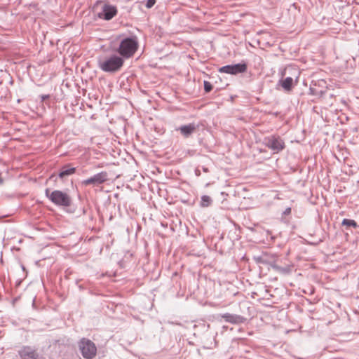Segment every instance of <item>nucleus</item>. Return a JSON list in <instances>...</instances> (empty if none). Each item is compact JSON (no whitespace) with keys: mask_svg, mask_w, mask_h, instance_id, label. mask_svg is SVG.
<instances>
[{"mask_svg":"<svg viewBox=\"0 0 359 359\" xmlns=\"http://www.w3.org/2000/svg\"><path fill=\"white\" fill-rule=\"evenodd\" d=\"M139 47V42L136 36L123 39L117 48V52L123 59L133 57Z\"/></svg>","mask_w":359,"mask_h":359,"instance_id":"obj_2","label":"nucleus"},{"mask_svg":"<svg viewBox=\"0 0 359 359\" xmlns=\"http://www.w3.org/2000/svg\"><path fill=\"white\" fill-rule=\"evenodd\" d=\"M46 196L55 205L69 207L72 204V198L69 194L60 190L50 191L49 189L45 191Z\"/></svg>","mask_w":359,"mask_h":359,"instance_id":"obj_4","label":"nucleus"},{"mask_svg":"<svg viewBox=\"0 0 359 359\" xmlns=\"http://www.w3.org/2000/svg\"><path fill=\"white\" fill-rule=\"evenodd\" d=\"M203 85L205 93H209L212 90V85L209 81H204Z\"/></svg>","mask_w":359,"mask_h":359,"instance_id":"obj_17","label":"nucleus"},{"mask_svg":"<svg viewBox=\"0 0 359 359\" xmlns=\"http://www.w3.org/2000/svg\"><path fill=\"white\" fill-rule=\"evenodd\" d=\"M18 353L20 359H40L37 350L29 346H22Z\"/></svg>","mask_w":359,"mask_h":359,"instance_id":"obj_9","label":"nucleus"},{"mask_svg":"<svg viewBox=\"0 0 359 359\" xmlns=\"http://www.w3.org/2000/svg\"><path fill=\"white\" fill-rule=\"evenodd\" d=\"M197 126L194 123H189L187 125H183L177 128V130L180 131L182 135L187 138L196 130Z\"/></svg>","mask_w":359,"mask_h":359,"instance_id":"obj_10","label":"nucleus"},{"mask_svg":"<svg viewBox=\"0 0 359 359\" xmlns=\"http://www.w3.org/2000/svg\"><path fill=\"white\" fill-rule=\"evenodd\" d=\"M48 95H44V96L42 97V99L44 100V99L48 98Z\"/></svg>","mask_w":359,"mask_h":359,"instance_id":"obj_23","label":"nucleus"},{"mask_svg":"<svg viewBox=\"0 0 359 359\" xmlns=\"http://www.w3.org/2000/svg\"><path fill=\"white\" fill-rule=\"evenodd\" d=\"M93 10L97 12L98 18L109 21L114 18L118 13L116 6L109 4L107 0H98L94 6Z\"/></svg>","mask_w":359,"mask_h":359,"instance_id":"obj_3","label":"nucleus"},{"mask_svg":"<svg viewBox=\"0 0 359 359\" xmlns=\"http://www.w3.org/2000/svg\"><path fill=\"white\" fill-rule=\"evenodd\" d=\"M195 175H196L197 177H199V176L201 175V170H200V168H199V167H197V168L195 169Z\"/></svg>","mask_w":359,"mask_h":359,"instance_id":"obj_20","label":"nucleus"},{"mask_svg":"<svg viewBox=\"0 0 359 359\" xmlns=\"http://www.w3.org/2000/svg\"><path fill=\"white\" fill-rule=\"evenodd\" d=\"M124 64V60L120 55H111L99 58L98 67L104 72L114 73L119 71Z\"/></svg>","mask_w":359,"mask_h":359,"instance_id":"obj_1","label":"nucleus"},{"mask_svg":"<svg viewBox=\"0 0 359 359\" xmlns=\"http://www.w3.org/2000/svg\"><path fill=\"white\" fill-rule=\"evenodd\" d=\"M76 172V168L70 167V164H66L60 169L58 177L60 179H63L66 176L71 175Z\"/></svg>","mask_w":359,"mask_h":359,"instance_id":"obj_12","label":"nucleus"},{"mask_svg":"<svg viewBox=\"0 0 359 359\" xmlns=\"http://www.w3.org/2000/svg\"><path fill=\"white\" fill-rule=\"evenodd\" d=\"M341 224L343 226H352L353 228H356L358 226V224L355 220L349 219H344Z\"/></svg>","mask_w":359,"mask_h":359,"instance_id":"obj_16","label":"nucleus"},{"mask_svg":"<svg viewBox=\"0 0 359 359\" xmlns=\"http://www.w3.org/2000/svg\"><path fill=\"white\" fill-rule=\"evenodd\" d=\"M247 69L248 66L246 62L243 61L241 63L223 66L219 69V72L220 73L236 75L245 72Z\"/></svg>","mask_w":359,"mask_h":359,"instance_id":"obj_7","label":"nucleus"},{"mask_svg":"<svg viewBox=\"0 0 359 359\" xmlns=\"http://www.w3.org/2000/svg\"><path fill=\"white\" fill-rule=\"evenodd\" d=\"M201 168L204 172H209V169L207 167L202 166Z\"/></svg>","mask_w":359,"mask_h":359,"instance_id":"obj_21","label":"nucleus"},{"mask_svg":"<svg viewBox=\"0 0 359 359\" xmlns=\"http://www.w3.org/2000/svg\"><path fill=\"white\" fill-rule=\"evenodd\" d=\"M79 348L86 359H93L97 354L95 344L88 339L82 338L79 342Z\"/></svg>","mask_w":359,"mask_h":359,"instance_id":"obj_5","label":"nucleus"},{"mask_svg":"<svg viewBox=\"0 0 359 359\" xmlns=\"http://www.w3.org/2000/svg\"><path fill=\"white\" fill-rule=\"evenodd\" d=\"M281 86L285 90H290L293 84V79L292 77H286L284 80L281 81Z\"/></svg>","mask_w":359,"mask_h":359,"instance_id":"obj_15","label":"nucleus"},{"mask_svg":"<svg viewBox=\"0 0 359 359\" xmlns=\"http://www.w3.org/2000/svg\"><path fill=\"white\" fill-rule=\"evenodd\" d=\"M271 268L276 271L282 273V274H287L290 272L291 269L290 266L282 267L276 264V263L271 264Z\"/></svg>","mask_w":359,"mask_h":359,"instance_id":"obj_13","label":"nucleus"},{"mask_svg":"<svg viewBox=\"0 0 359 359\" xmlns=\"http://www.w3.org/2000/svg\"><path fill=\"white\" fill-rule=\"evenodd\" d=\"M291 213V208H287L284 212H283V215H288Z\"/></svg>","mask_w":359,"mask_h":359,"instance_id":"obj_19","label":"nucleus"},{"mask_svg":"<svg viewBox=\"0 0 359 359\" xmlns=\"http://www.w3.org/2000/svg\"><path fill=\"white\" fill-rule=\"evenodd\" d=\"M222 318L224 319L226 322L232 323V324H239L243 322V317L236 315V314H231L229 313H224L222 315Z\"/></svg>","mask_w":359,"mask_h":359,"instance_id":"obj_11","label":"nucleus"},{"mask_svg":"<svg viewBox=\"0 0 359 359\" xmlns=\"http://www.w3.org/2000/svg\"><path fill=\"white\" fill-rule=\"evenodd\" d=\"M108 180V173L105 171H102L86 180H83L82 184L85 186L93 185V187H95L104 183Z\"/></svg>","mask_w":359,"mask_h":359,"instance_id":"obj_8","label":"nucleus"},{"mask_svg":"<svg viewBox=\"0 0 359 359\" xmlns=\"http://www.w3.org/2000/svg\"><path fill=\"white\" fill-rule=\"evenodd\" d=\"M264 145L273 153H279L284 149L285 144L283 140L278 135H273L264 138Z\"/></svg>","mask_w":359,"mask_h":359,"instance_id":"obj_6","label":"nucleus"},{"mask_svg":"<svg viewBox=\"0 0 359 359\" xmlns=\"http://www.w3.org/2000/svg\"><path fill=\"white\" fill-rule=\"evenodd\" d=\"M212 203V199L208 195H203L201 196L200 206L201 208H208Z\"/></svg>","mask_w":359,"mask_h":359,"instance_id":"obj_14","label":"nucleus"},{"mask_svg":"<svg viewBox=\"0 0 359 359\" xmlns=\"http://www.w3.org/2000/svg\"><path fill=\"white\" fill-rule=\"evenodd\" d=\"M156 3V0H147L145 6L147 8H151L154 6Z\"/></svg>","mask_w":359,"mask_h":359,"instance_id":"obj_18","label":"nucleus"},{"mask_svg":"<svg viewBox=\"0 0 359 359\" xmlns=\"http://www.w3.org/2000/svg\"><path fill=\"white\" fill-rule=\"evenodd\" d=\"M310 91L312 95H317V93L315 91L313 88H310Z\"/></svg>","mask_w":359,"mask_h":359,"instance_id":"obj_22","label":"nucleus"}]
</instances>
